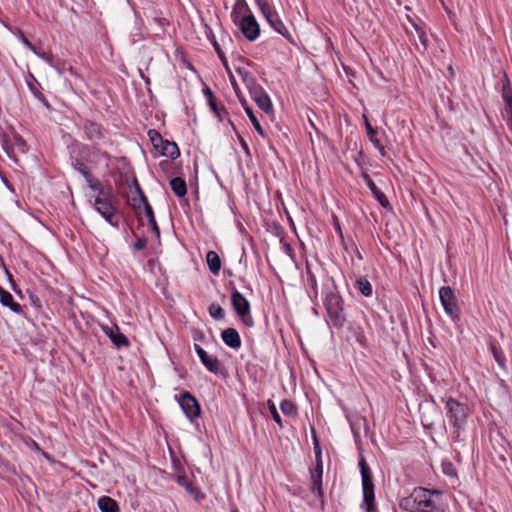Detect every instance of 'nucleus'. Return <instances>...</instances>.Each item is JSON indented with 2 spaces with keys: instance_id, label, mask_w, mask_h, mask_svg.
I'll return each instance as SVG.
<instances>
[{
  "instance_id": "a18cd8bd",
  "label": "nucleus",
  "mask_w": 512,
  "mask_h": 512,
  "mask_svg": "<svg viewBox=\"0 0 512 512\" xmlns=\"http://www.w3.org/2000/svg\"><path fill=\"white\" fill-rule=\"evenodd\" d=\"M147 238L146 237H140L137 239V241L134 243V249L135 250H143L147 245Z\"/></svg>"
},
{
  "instance_id": "473e14b6",
  "label": "nucleus",
  "mask_w": 512,
  "mask_h": 512,
  "mask_svg": "<svg viewBox=\"0 0 512 512\" xmlns=\"http://www.w3.org/2000/svg\"><path fill=\"white\" fill-rule=\"evenodd\" d=\"M148 136H149V139L153 145V147L158 150L160 148V145L163 144V141L164 139L162 138L161 134L155 130V129H150L148 131Z\"/></svg>"
},
{
  "instance_id": "4c0bfd02",
  "label": "nucleus",
  "mask_w": 512,
  "mask_h": 512,
  "mask_svg": "<svg viewBox=\"0 0 512 512\" xmlns=\"http://www.w3.org/2000/svg\"><path fill=\"white\" fill-rule=\"evenodd\" d=\"M267 406H268L269 412H270L273 420L278 424V426L280 428H282L283 427L282 419H281V417H280V415H279V413L277 411V408H276L274 402L271 401V400H268L267 401Z\"/></svg>"
},
{
  "instance_id": "c756f323",
  "label": "nucleus",
  "mask_w": 512,
  "mask_h": 512,
  "mask_svg": "<svg viewBox=\"0 0 512 512\" xmlns=\"http://www.w3.org/2000/svg\"><path fill=\"white\" fill-rule=\"evenodd\" d=\"M172 192H187L186 182L181 177H174L170 180Z\"/></svg>"
},
{
  "instance_id": "6ab92c4d",
  "label": "nucleus",
  "mask_w": 512,
  "mask_h": 512,
  "mask_svg": "<svg viewBox=\"0 0 512 512\" xmlns=\"http://www.w3.org/2000/svg\"><path fill=\"white\" fill-rule=\"evenodd\" d=\"M162 156L170 159H176L180 155L179 148L175 142L164 140L163 144L157 150Z\"/></svg>"
},
{
  "instance_id": "b1692460",
  "label": "nucleus",
  "mask_w": 512,
  "mask_h": 512,
  "mask_svg": "<svg viewBox=\"0 0 512 512\" xmlns=\"http://www.w3.org/2000/svg\"><path fill=\"white\" fill-rule=\"evenodd\" d=\"M241 103H242V106L247 114V116L249 117V120L251 121L253 127L255 128V130L261 135V136H264V130L261 126V124L259 123L257 117L255 116L252 108L250 106L247 105L246 101L244 99H241L239 97Z\"/></svg>"
},
{
  "instance_id": "39448f33",
  "label": "nucleus",
  "mask_w": 512,
  "mask_h": 512,
  "mask_svg": "<svg viewBox=\"0 0 512 512\" xmlns=\"http://www.w3.org/2000/svg\"><path fill=\"white\" fill-rule=\"evenodd\" d=\"M359 468L362 478V491H363V503L362 508L365 512H374L376 509L375 505V486L373 483V476L369 465L363 455L360 456Z\"/></svg>"
},
{
  "instance_id": "a878e982",
  "label": "nucleus",
  "mask_w": 512,
  "mask_h": 512,
  "mask_svg": "<svg viewBox=\"0 0 512 512\" xmlns=\"http://www.w3.org/2000/svg\"><path fill=\"white\" fill-rule=\"evenodd\" d=\"M490 350L497 364L503 369H506V357L502 349L495 343H490Z\"/></svg>"
},
{
  "instance_id": "79ce46f5",
  "label": "nucleus",
  "mask_w": 512,
  "mask_h": 512,
  "mask_svg": "<svg viewBox=\"0 0 512 512\" xmlns=\"http://www.w3.org/2000/svg\"><path fill=\"white\" fill-rule=\"evenodd\" d=\"M332 223H333V227H334L335 231L337 232V234L339 235V237L341 239H343L344 236H343V232H342L340 221H339L338 217L334 213L332 214Z\"/></svg>"
},
{
  "instance_id": "09e8293b",
  "label": "nucleus",
  "mask_w": 512,
  "mask_h": 512,
  "mask_svg": "<svg viewBox=\"0 0 512 512\" xmlns=\"http://www.w3.org/2000/svg\"><path fill=\"white\" fill-rule=\"evenodd\" d=\"M218 57L220 58V60H221V62L223 64V66L225 67L226 71L230 74L231 71H230V68H229V65H228V61H227V58H226L225 54L224 53L220 54V55H218Z\"/></svg>"
},
{
  "instance_id": "ddd939ff",
  "label": "nucleus",
  "mask_w": 512,
  "mask_h": 512,
  "mask_svg": "<svg viewBox=\"0 0 512 512\" xmlns=\"http://www.w3.org/2000/svg\"><path fill=\"white\" fill-rule=\"evenodd\" d=\"M118 192H142L133 172L126 171L115 176Z\"/></svg>"
},
{
  "instance_id": "7c9ffc66",
  "label": "nucleus",
  "mask_w": 512,
  "mask_h": 512,
  "mask_svg": "<svg viewBox=\"0 0 512 512\" xmlns=\"http://www.w3.org/2000/svg\"><path fill=\"white\" fill-rule=\"evenodd\" d=\"M208 312L209 315L216 320H222L225 317V311L218 303L210 304Z\"/></svg>"
},
{
  "instance_id": "9b49d317",
  "label": "nucleus",
  "mask_w": 512,
  "mask_h": 512,
  "mask_svg": "<svg viewBox=\"0 0 512 512\" xmlns=\"http://www.w3.org/2000/svg\"><path fill=\"white\" fill-rule=\"evenodd\" d=\"M178 403L188 419L193 421L201 415V406L197 399L188 391L182 392L177 397Z\"/></svg>"
},
{
  "instance_id": "603ef678",
  "label": "nucleus",
  "mask_w": 512,
  "mask_h": 512,
  "mask_svg": "<svg viewBox=\"0 0 512 512\" xmlns=\"http://www.w3.org/2000/svg\"><path fill=\"white\" fill-rule=\"evenodd\" d=\"M240 143H241V146H242L243 150H244L247 154H249V148H248V145H247L246 141H245L244 139H242V138H241V139H240Z\"/></svg>"
},
{
  "instance_id": "a19ab883",
  "label": "nucleus",
  "mask_w": 512,
  "mask_h": 512,
  "mask_svg": "<svg viewBox=\"0 0 512 512\" xmlns=\"http://www.w3.org/2000/svg\"><path fill=\"white\" fill-rule=\"evenodd\" d=\"M373 196L383 208L387 209L388 211H392V206L390 205L386 194H373Z\"/></svg>"
},
{
  "instance_id": "a211bd4d",
  "label": "nucleus",
  "mask_w": 512,
  "mask_h": 512,
  "mask_svg": "<svg viewBox=\"0 0 512 512\" xmlns=\"http://www.w3.org/2000/svg\"><path fill=\"white\" fill-rule=\"evenodd\" d=\"M176 482L178 485L183 487L196 501L204 498V495L200 492V490L193 485V483L189 480L186 475H178L176 478Z\"/></svg>"
},
{
  "instance_id": "72a5a7b5",
  "label": "nucleus",
  "mask_w": 512,
  "mask_h": 512,
  "mask_svg": "<svg viewBox=\"0 0 512 512\" xmlns=\"http://www.w3.org/2000/svg\"><path fill=\"white\" fill-rule=\"evenodd\" d=\"M502 98H503V101L505 102L504 108L512 109V89L508 82L503 85Z\"/></svg>"
},
{
  "instance_id": "bb28decb",
  "label": "nucleus",
  "mask_w": 512,
  "mask_h": 512,
  "mask_svg": "<svg viewBox=\"0 0 512 512\" xmlns=\"http://www.w3.org/2000/svg\"><path fill=\"white\" fill-rule=\"evenodd\" d=\"M11 149L14 151V150H17L19 153H26L27 151V143L26 141L19 135V134H14L11 141Z\"/></svg>"
},
{
  "instance_id": "ea45409f",
  "label": "nucleus",
  "mask_w": 512,
  "mask_h": 512,
  "mask_svg": "<svg viewBox=\"0 0 512 512\" xmlns=\"http://www.w3.org/2000/svg\"><path fill=\"white\" fill-rule=\"evenodd\" d=\"M308 282L310 284L311 290L315 297L318 296V285L315 275L311 272V270L307 269Z\"/></svg>"
},
{
  "instance_id": "49530a36",
  "label": "nucleus",
  "mask_w": 512,
  "mask_h": 512,
  "mask_svg": "<svg viewBox=\"0 0 512 512\" xmlns=\"http://www.w3.org/2000/svg\"><path fill=\"white\" fill-rule=\"evenodd\" d=\"M148 221H149V224H150L152 230L159 236L160 231H159V227L157 225L155 216L149 218Z\"/></svg>"
},
{
  "instance_id": "4be33fe9",
  "label": "nucleus",
  "mask_w": 512,
  "mask_h": 512,
  "mask_svg": "<svg viewBox=\"0 0 512 512\" xmlns=\"http://www.w3.org/2000/svg\"><path fill=\"white\" fill-rule=\"evenodd\" d=\"M97 505L101 512H120L117 501L109 496L100 497Z\"/></svg>"
},
{
  "instance_id": "393cba45",
  "label": "nucleus",
  "mask_w": 512,
  "mask_h": 512,
  "mask_svg": "<svg viewBox=\"0 0 512 512\" xmlns=\"http://www.w3.org/2000/svg\"><path fill=\"white\" fill-rule=\"evenodd\" d=\"M355 288L365 297L372 296V285L366 277H359L355 282Z\"/></svg>"
},
{
  "instance_id": "864d4df0",
  "label": "nucleus",
  "mask_w": 512,
  "mask_h": 512,
  "mask_svg": "<svg viewBox=\"0 0 512 512\" xmlns=\"http://www.w3.org/2000/svg\"><path fill=\"white\" fill-rule=\"evenodd\" d=\"M246 7H247V5L243 0L238 1L236 4V8H238L240 10L245 9Z\"/></svg>"
},
{
  "instance_id": "e433bc0d",
  "label": "nucleus",
  "mask_w": 512,
  "mask_h": 512,
  "mask_svg": "<svg viewBox=\"0 0 512 512\" xmlns=\"http://www.w3.org/2000/svg\"><path fill=\"white\" fill-rule=\"evenodd\" d=\"M23 43H24V45H25L28 49H30L31 51H33V52H34L38 57H40V58L44 59V60H45L46 62H48V63H51V61H52V56H51L50 54L45 53V52H38V51L36 50V48H35V47H34V46L29 42V40H28V39H26V38H24V39H23Z\"/></svg>"
},
{
  "instance_id": "3c124183",
  "label": "nucleus",
  "mask_w": 512,
  "mask_h": 512,
  "mask_svg": "<svg viewBox=\"0 0 512 512\" xmlns=\"http://www.w3.org/2000/svg\"><path fill=\"white\" fill-rule=\"evenodd\" d=\"M365 180H366L367 185H368V187L370 188L371 192H379V191L377 190L376 185L373 183V181H372L371 179L366 178Z\"/></svg>"
},
{
  "instance_id": "2f4dec72",
  "label": "nucleus",
  "mask_w": 512,
  "mask_h": 512,
  "mask_svg": "<svg viewBox=\"0 0 512 512\" xmlns=\"http://www.w3.org/2000/svg\"><path fill=\"white\" fill-rule=\"evenodd\" d=\"M190 195L194 196L195 199L198 200V194H176L179 205L185 213L190 210Z\"/></svg>"
},
{
  "instance_id": "1a4fd4ad",
  "label": "nucleus",
  "mask_w": 512,
  "mask_h": 512,
  "mask_svg": "<svg viewBox=\"0 0 512 512\" xmlns=\"http://www.w3.org/2000/svg\"><path fill=\"white\" fill-rule=\"evenodd\" d=\"M234 23L238 24L243 35L250 41H254L260 34L259 25L253 15H245L238 22L236 8L231 13Z\"/></svg>"
},
{
  "instance_id": "bf43d9fd",
  "label": "nucleus",
  "mask_w": 512,
  "mask_h": 512,
  "mask_svg": "<svg viewBox=\"0 0 512 512\" xmlns=\"http://www.w3.org/2000/svg\"><path fill=\"white\" fill-rule=\"evenodd\" d=\"M202 338H204L203 333H201V335H200V336H198V339H202Z\"/></svg>"
},
{
  "instance_id": "aec40b11",
  "label": "nucleus",
  "mask_w": 512,
  "mask_h": 512,
  "mask_svg": "<svg viewBox=\"0 0 512 512\" xmlns=\"http://www.w3.org/2000/svg\"><path fill=\"white\" fill-rule=\"evenodd\" d=\"M0 302L3 306L9 307L13 312L20 313L22 307L19 303L15 302L13 296L0 286Z\"/></svg>"
},
{
  "instance_id": "423d86ee",
  "label": "nucleus",
  "mask_w": 512,
  "mask_h": 512,
  "mask_svg": "<svg viewBox=\"0 0 512 512\" xmlns=\"http://www.w3.org/2000/svg\"><path fill=\"white\" fill-rule=\"evenodd\" d=\"M258 7L262 13V15L265 17L268 24L279 34H281L283 37H285L290 42L293 41L292 36L290 32L288 31L287 27L281 20L278 12L275 10V8L267 1V0H258L257 1Z\"/></svg>"
},
{
  "instance_id": "5fc2aeb1",
  "label": "nucleus",
  "mask_w": 512,
  "mask_h": 512,
  "mask_svg": "<svg viewBox=\"0 0 512 512\" xmlns=\"http://www.w3.org/2000/svg\"><path fill=\"white\" fill-rule=\"evenodd\" d=\"M230 78H231L232 86H233L235 92L238 94V85H237L235 79L232 76Z\"/></svg>"
},
{
  "instance_id": "0eeeda50",
  "label": "nucleus",
  "mask_w": 512,
  "mask_h": 512,
  "mask_svg": "<svg viewBox=\"0 0 512 512\" xmlns=\"http://www.w3.org/2000/svg\"><path fill=\"white\" fill-rule=\"evenodd\" d=\"M231 304L243 324L252 327L254 320L250 313V303L236 288H233L231 292Z\"/></svg>"
},
{
  "instance_id": "cd10ccee",
  "label": "nucleus",
  "mask_w": 512,
  "mask_h": 512,
  "mask_svg": "<svg viewBox=\"0 0 512 512\" xmlns=\"http://www.w3.org/2000/svg\"><path fill=\"white\" fill-rule=\"evenodd\" d=\"M84 128L89 139L96 140L102 137L100 126L96 123L88 122L85 124Z\"/></svg>"
},
{
  "instance_id": "dca6fc26",
  "label": "nucleus",
  "mask_w": 512,
  "mask_h": 512,
  "mask_svg": "<svg viewBox=\"0 0 512 512\" xmlns=\"http://www.w3.org/2000/svg\"><path fill=\"white\" fill-rule=\"evenodd\" d=\"M103 332L108 336L114 346L118 349L123 347H129L130 341L126 335H124L117 325L114 326H103Z\"/></svg>"
},
{
  "instance_id": "9d476101",
  "label": "nucleus",
  "mask_w": 512,
  "mask_h": 512,
  "mask_svg": "<svg viewBox=\"0 0 512 512\" xmlns=\"http://www.w3.org/2000/svg\"><path fill=\"white\" fill-rule=\"evenodd\" d=\"M439 298L446 314L453 320H458L460 317V309L452 288L449 286L441 287L439 290Z\"/></svg>"
},
{
  "instance_id": "c9c22d12",
  "label": "nucleus",
  "mask_w": 512,
  "mask_h": 512,
  "mask_svg": "<svg viewBox=\"0 0 512 512\" xmlns=\"http://www.w3.org/2000/svg\"><path fill=\"white\" fill-rule=\"evenodd\" d=\"M442 472L446 476H449L451 478H457V470L454 467L453 463L450 461H443L441 464Z\"/></svg>"
},
{
  "instance_id": "7ed1b4c3",
  "label": "nucleus",
  "mask_w": 512,
  "mask_h": 512,
  "mask_svg": "<svg viewBox=\"0 0 512 512\" xmlns=\"http://www.w3.org/2000/svg\"><path fill=\"white\" fill-rule=\"evenodd\" d=\"M89 202L112 227L118 229L123 218V203L119 194H95Z\"/></svg>"
},
{
  "instance_id": "8fccbe9b",
  "label": "nucleus",
  "mask_w": 512,
  "mask_h": 512,
  "mask_svg": "<svg viewBox=\"0 0 512 512\" xmlns=\"http://www.w3.org/2000/svg\"><path fill=\"white\" fill-rule=\"evenodd\" d=\"M210 107L214 111V113L218 116V118L220 120H223L222 113L220 112L217 105L213 101H210Z\"/></svg>"
},
{
  "instance_id": "412c9836",
  "label": "nucleus",
  "mask_w": 512,
  "mask_h": 512,
  "mask_svg": "<svg viewBox=\"0 0 512 512\" xmlns=\"http://www.w3.org/2000/svg\"><path fill=\"white\" fill-rule=\"evenodd\" d=\"M364 122H365V128L367 131V135L369 137V140L373 143L376 149L380 152L382 156L385 155V148L380 142V140L377 138V131L375 128L372 127V125L369 123L368 118L364 115Z\"/></svg>"
},
{
  "instance_id": "f704fd0d",
  "label": "nucleus",
  "mask_w": 512,
  "mask_h": 512,
  "mask_svg": "<svg viewBox=\"0 0 512 512\" xmlns=\"http://www.w3.org/2000/svg\"><path fill=\"white\" fill-rule=\"evenodd\" d=\"M137 195H138L139 202L144 207V212H145L146 217L148 219L153 217L154 216V212H153V209H152L150 203L148 202L146 194H137Z\"/></svg>"
},
{
  "instance_id": "20e7f679",
  "label": "nucleus",
  "mask_w": 512,
  "mask_h": 512,
  "mask_svg": "<svg viewBox=\"0 0 512 512\" xmlns=\"http://www.w3.org/2000/svg\"><path fill=\"white\" fill-rule=\"evenodd\" d=\"M442 401L445 403L446 417L453 429L454 439H458L467 425L470 415L469 406L453 397L442 398Z\"/></svg>"
},
{
  "instance_id": "f3484780",
  "label": "nucleus",
  "mask_w": 512,
  "mask_h": 512,
  "mask_svg": "<svg viewBox=\"0 0 512 512\" xmlns=\"http://www.w3.org/2000/svg\"><path fill=\"white\" fill-rule=\"evenodd\" d=\"M221 339L226 346L232 349L241 347V338L235 328H226L221 332Z\"/></svg>"
},
{
  "instance_id": "37998d69",
  "label": "nucleus",
  "mask_w": 512,
  "mask_h": 512,
  "mask_svg": "<svg viewBox=\"0 0 512 512\" xmlns=\"http://www.w3.org/2000/svg\"><path fill=\"white\" fill-rule=\"evenodd\" d=\"M421 422L426 428H432L434 426V421L432 418L424 412L421 414Z\"/></svg>"
},
{
  "instance_id": "4d7b16f0",
  "label": "nucleus",
  "mask_w": 512,
  "mask_h": 512,
  "mask_svg": "<svg viewBox=\"0 0 512 512\" xmlns=\"http://www.w3.org/2000/svg\"><path fill=\"white\" fill-rule=\"evenodd\" d=\"M225 39H227L230 43L232 42V39L230 36H225L222 38L223 43H225Z\"/></svg>"
},
{
  "instance_id": "58836bf2",
  "label": "nucleus",
  "mask_w": 512,
  "mask_h": 512,
  "mask_svg": "<svg viewBox=\"0 0 512 512\" xmlns=\"http://www.w3.org/2000/svg\"><path fill=\"white\" fill-rule=\"evenodd\" d=\"M413 26L415 28V31H416L419 41L422 43L424 48H426L428 45V37H427L425 30L418 24H413Z\"/></svg>"
},
{
  "instance_id": "5701e85b",
  "label": "nucleus",
  "mask_w": 512,
  "mask_h": 512,
  "mask_svg": "<svg viewBox=\"0 0 512 512\" xmlns=\"http://www.w3.org/2000/svg\"><path fill=\"white\" fill-rule=\"evenodd\" d=\"M206 262L212 274L218 275L221 269V259L215 251H208Z\"/></svg>"
},
{
  "instance_id": "052dcab7",
  "label": "nucleus",
  "mask_w": 512,
  "mask_h": 512,
  "mask_svg": "<svg viewBox=\"0 0 512 512\" xmlns=\"http://www.w3.org/2000/svg\"><path fill=\"white\" fill-rule=\"evenodd\" d=\"M232 512H239L238 509H233Z\"/></svg>"
},
{
  "instance_id": "4468645a",
  "label": "nucleus",
  "mask_w": 512,
  "mask_h": 512,
  "mask_svg": "<svg viewBox=\"0 0 512 512\" xmlns=\"http://www.w3.org/2000/svg\"><path fill=\"white\" fill-rule=\"evenodd\" d=\"M72 166L84 179L86 186L94 191L103 192L101 184L90 172L89 168L78 159L72 160Z\"/></svg>"
},
{
  "instance_id": "de8ad7c7",
  "label": "nucleus",
  "mask_w": 512,
  "mask_h": 512,
  "mask_svg": "<svg viewBox=\"0 0 512 512\" xmlns=\"http://www.w3.org/2000/svg\"><path fill=\"white\" fill-rule=\"evenodd\" d=\"M210 41H211V44L213 45V47H214V49H215V51H216L217 55H220V54H223V53H224V52L222 51V49H221V47H220L219 43H218V42H217V40L215 39V37H212V38L210 39Z\"/></svg>"
},
{
  "instance_id": "c03bdc74",
  "label": "nucleus",
  "mask_w": 512,
  "mask_h": 512,
  "mask_svg": "<svg viewBox=\"0 0 512 512\" xmlns=\"http://www.w3.org/2000/svg\"><path fill=\"white\" fill-rule=\"evenodd\" d=\"M502 114L507 120L508 128L512 131V109L504 108Z\"/></svg>"
},
{
  "instance_id": "f257e3e1",
  "label": "nucleus",
  "mask_w": 512,
  "mask_h": 512,
  "mask_svg": "<svg viewBox=\"0 0 512 512\" xmlns=\"http://www.w3.org/2000/svg\"><path fill=\"white\" fill-rule=\"evenodd\" d=\"M442 495L443 492L437 489L416 487L400 500L399 506L408 512H445V505L440 500Z\"/></svg>"
},
{
  "instance_id": "6e6552de",
  "label": "nucleus",
  "mask_w": 512,
  "mask_h": 512,
  "mask_svg": "<svg viewBox=\"0 0 512 512\" xmlns=\"http://www.w3.org/2000/svg\"><path fill=\"white\" fill-rule=\"evenodd\" d=\"M315 457H316V465L313 469L310 470L312 487L311 491L314 495H317L320 498H323V488H322V476H323V464L321 457V449L319 447V443L315 438Z\"/></svg>"
},
{
  "instance_id": "13d9d810",
  "label": "nucleus",
  "mask_w": 512,
  "mask_h": 512,
  "mask_svg": "<svg viewBox=\"0 0 512 512\" xmlns=\"http://www.w3.org/2000/svg\"><path fill=\"white\" fill-rule=\"evenodd\" d=\"M32 301H33V303H34L35 305H37L38 307H40V306H41V305H40V301H39V299H38V298H37L36 300H32Z\"/></svg>"
},
{
  "instance_id": "f03ea898",
  "label": "nucleus",
  "mask_w": 512,
  "mask_h": 512,
  "mask_svg": "<svg viewBox=\"0 0 512 512\" xmlns=\"http://www.w3.org/2000/svg\"><path fill=\"white\" fill-rule=\"evenodd\" d=\"M323 294V304L331 324L337 329L343 328L347 321L345 303L332 276H327Z\"/></svg>"
},
{
  "instance_id": "2eb2a0df",
  "label": "nucleus",
  "mask_w": 512,
  "mask_h": 512,
  "mask_svg": "<svg viewBox=\"0 0 512 512\" xmlns=\"http://www.w3.org/2000/svg\"><path fill=\"white\" fill-rule=\"evenodd\" d=\"M194 351L198 355L201 363L209 372L214 374H218L220 372L221 363L217 357L208 355V353L198 344H194Z\"/></svg>"
},
{
  "instance_id": "f8f14e48",
  "label": "nucleus",
  "mask_w": 512,
  "mask_h": 512,
  "mask_svg": "<svg viewBox=\"0 0 512 512\" xmlns=\"http://www.w3.org/2000/svg\"><path fill=\"white\" fill-rule=\"evenodd\" d=\"M244 81L247 83L250 93L258 107L266 113L270 112L272 110V103L268 94L258 87L253 79L247 80L244 78Z\"/></svg>"
},
{
  "instance_id": "6e6d98bb",
  "label": "nucleus",
  "mask_w": 512,
  "mask_h": 512,
  "mask_svg": "<svg viewBox=\"0 0 512 512\" xmlns=\"http://www.w3.org/2000/svg\"><path fill=\"white\" fill-rule=\"evenodd\" d=\"M6 274H7L8 278H9V281H10V283H11L12 287H14V286H15V284H14V282H13V280H12V275L9 273V271H8V270H6ZM13 289L15 290V288H13Z\"/></svg>"
},
{
  "instance_id": "c85d7f7f",
  "label": "nucleus",
  "mask_w": 512,
  "mask_h": 512,
  "mask_svg": "<svg viewBox=\"0 0 512 512\" xmlns=\"http://www.w3.org/2000/svg\"><path fill=\"white\" fill-rule=\"evenodd\" d=\"M280 409L282 413L287 416H294L297 414V406L288 399H284L281 401Z\"/></svg>"
}]
</instances>
